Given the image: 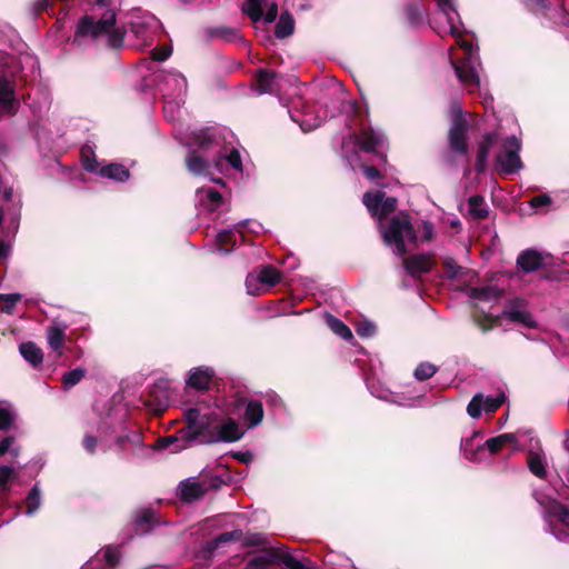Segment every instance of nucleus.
<instances>
[{
    "instance_id": "603ef678",
    "label": "nucleus",
    "mask_w": 569,
    "mask_h": 569,
    "mask_svg": "<svg viewBox=\"0 0 569 569\" xmlns=\"http://www.w3.org/2000/svg\"><path fill=\"white\" fill-rule=\"evenodd\" d=\"M376 331V327L370 322H361L357 327V333L360 337L368 338L372 336Z\"/></svg>"
},
{
    "instance_id": "13d9d810",
    "label": "nucleus",
    "mask_w": 569,
    "mask_h": 569,
    "mask_svg": "<svg viewBox=\"0 0 569 569\" xmlns=\"http://www.w3.org/2000/svg\"><path fill=\"white\" fill-rule=\"evenodd\" d=\"M363 173L370 180H375L380 177L379 171L375 167H363Z\"/></svg>"
},
{
    "instance_id": "393cba45",
    "label": "nucleus",
    "mask_w": 569,
    "mask_h": 569,
    "mask_svg": "<svg viewBox=\"0 0 569 569\" xmlns=\"http://www.w3.org/2000/svg\"><path fill=\"white\" fill-rule=\"evenodd\" d=\"M527 461L530 471L535 476L539 478H543L546 476L545 459L540 453L529 452Z\"/></svg>"
},
{
    "instance_id": "de8ad7c7",
    "label": "nucleus",
    "mask_w": 569,
    "mask_h": 569,
    "mask_svg": "<svg viewBox=\"0 0 569 569\" xmlns=\"http://www.w3.org/2000/svg\"><path fill=\"white\" fill-rule=\"evenodd\" d=\"M120 558V551L118 548L108 547L104 550V559L110 567H114Z\"/></svg>"
},
{
    "instance_id": "f03ea898",
    "label": "nucleus",
    "mask_w": 569,
    "mask_h": 569,
    "mask_svg": "<svg viewBox=\"0 0 569 569\" xmlns=\"http://www.w3.org/2000/svg\"><path fill=\"white\" fill-rule=\"evenodd\" d=\"M199 411L197 409H189L186 413L188 427L179 430L176 435L162 438L158 441L159 448H169L173 446L172 452H178L188 448L193 441L200 440L206 437L207 429L216 422L214 416H204L200 423H198Z\"/></svg>"
},
{
    "instance_id": "c85d7f7f",
    "label": "nucleus",
    "mask_w": 569,
    "mask_h": 569,
    "mask_svg": "<svg viewBox=\"0 0 569 569\" xmlns=\"http://www.w3.org/2000/svg\"><path fill=\"white\" fill-rule=\"evenodd\" d=\"M151 396L158 401L160 408H164L170 399L169 390L166 381H159L154 385Z\"/></svg>"
},
{
    "instance_id": "f3484780",
    "label": "nucleus",
    "mask_w": 569,
    "mask_h": 569,
    "mask_svg": "<svg viewBox=\"0 0 569 569\" xmlns=\"http://www.w3.org/2000/svg\"><path fill=\"white\" fill-rule=\"evenodd\" d=\"M383 137L380 132L373 130H363L358 137V146L366 152L376 151V149L382 143Z\"/></svg>"
},
{
    "instance_id": "ea45409f",
    "label": "nucleus",
    "mask_w": 569,
    "mask_h": 569,
    "mask_svg": "<svg viewBox=\"0 0 569 569\" xmlns=\"http://www.w3.org/2000/svg\"><path fill=\"white\" fill-rule=\"evenodd\" d=\"M511 438L510 435H501V436H498L496 438H491V439H488L485 443V446L487 447V449L491 452V453H496L498 452L502 446Z\"/></svg>"
},
{
    "instance_id": "39448f33",
    "label": "nucleus",
    "mask_w": 569,
    "mask_h": 569,
    "mask_svg": "<svg viewBox=\"0 0 569 569\" xmlns=\"http://www.w3.org/2000/svg\"><path fill=\"white\" fill-rule=\"evenodd\" d=\"M164 98V113L169 117V112L173 113L183 102L187 92L186 78L176 72H167L159 84Z\"/></svg>"
},
{
    "instance_id": "680f3d73",
    "label": "nucleus",
    "mask_w": 569,
    "mask_h": 569,
    "mask_svg": "<svg viewBox=\"0 0 569 569\" xmlns=\"http://www.w3.org/2000/svg\"><path fill=\"white\" fill-rule=\"evenodd\" d=\"M248 545H262L263 538L260 535L252 536L248 541Z\"/></svg>"
},
{
    "instance_id": "052dcab7",
    "label": "nucleus",
    "mask_w": 569,
    "mask_h": 569,
    "mask_svg": "<svg viewBox=\"0 0 569 569\" xmlns=\"http://www.w3.org/2000/svg\"><path fill=\"white\" fill-rule=\"evenodd\" d=\"M153 518V512L149 509L143 510L138 517V521L140 522H149Z\"/></svg>"
},
{
    "instance_id": "e2e57ef3",
    "label": "nucleus",
    "mask_w": 569,
    "mask_h": 569,
    "mask_svg": "<svg viewBox=\"0 0 569 569\" xmlns=\"http://www.w3.org/2000/svg\"><path fill=\"white\" fill-rule=\"evenodd\" d=\"M112 0H94L96 4L99 7H110Z\"/></svg>"
},
{
    "instance_id": "a18cd8bd",
    "label": "nucleus",
    "mask_w": 569,
    "mask_h": 569,
    "mask_svg": "<svg viewBox=\"0 0 569 569\" xmlns=\"http://www.w3.org/2000/svg\"><path fill=\"white\" fill-rule=\"evenodd\" d=\"M242 537V532L240 530H233L230 532H223L214 540V547H217L219 543L228 542L232 540H240Z\"/></svg>"
},
{
    "instance_id": "a878e982",
    "label": "nucleus",
    "mask_w": 569,
    "mask_h": 569,
    "mask_svg": "<svg viewBox=\"0 0 569 569\" xmlns=\"http://www.w3.org/2000/svg\"><path fill=\"white\" fill-rule=\"evenodd\" d=\"M266 0H246L243 12L247 13L252 21H259L262 18V9Z\"/></svg>"
},
{
    "instance_id": "72a5a7b5",
    "label": "nucleus",
    "mask_w": 569,
    "mask_h": 569,
    "mask_svg": "<svg viewBox=\"0 0 569 569\" xmlns=\"http://www.w3.org/2000/svg\"><path fill=\"white\" fill-rule=\"evenodd\" d=\"M187 167L192 173L203 174L208 168V164L200 157L189 156L187 158Z\"/></svg>"
},
{
    "instance_id": "a211bd4d",
    "label": "nucleus",
    "mask_w": 569,
    "mask_h": 569,
    "mask_svg": "<svg viewBox=\"0 0 569 569\" xmlns=\"http://www.w3.org/2000/svg\"><path fill=\"white\" fill-rule=\"evenodd\" d=\"M263 418L262 403L258 400H251L247 403L244 419L248 421V427L253 428L258 426Z\"/></svg>"
},
{
    "instance_id": "0e129e2a",
    "label": "nucleus",
    "mask_w": 569,
    "mask_h": 569,
    "mask_svg": "<svg viewBox=\"0 0 569 569\" xmlns=\"http://www.w3.org/2000/svg\"><path fill=\"white\" fill-rule=\"evenodd\" d=\"M83 164H84V168L88 171H94L96 170V166L93 164V162H91L89 160H86Z\"/></svg>"
},
{
    "instance_id": "c9c22d12",
    "label": "nucleus",
    "mask_w": 569,
    "mask_h": 569,
    "mask_svg": "<svg viewBox=\"0 0 569 569\" xmlns=\"http://www.w3.org/2000/svg\"><path fill=\"white\" fill-rule=\"evenodd\" d=\"M273 563V556H259L253 558L246 569H270Z\"/></svg>"
},
{
    "instance_id": "2f4dec72",
    "label": "nucleus",
    "mask_w": 569,
    "mask_h": 569,
    "mask_svg": "<svg viewBox=\"0 0 569 569\" xmlns=\"http://www.w3.org/2000/svg\"><path fill=\"white\" fill-rule=\"evenodd\" d=\"M86 370L81 368L73 369L63 375L62 385L66 389H69L81 381L84 377Z\"/></svg>"
},
{
    "instance_id": "5fc2aeb1",
    "label": "nucleus",
    "mask_w": 569,
    "mask_h": 569,
    "mask_svg": "<svg viewBox=\"0 0 569 569\" xmlns=\"http://www.w3.org/2000/svg\"><path fill=\"white\" fill-rule=\"evenodd\" d=\"M551 202V199L547 194H540L531 199L530 204L533 208L547 206Z\"/></svg>"
},
{
    "instance_id": "e433bc0d",
    "label": "nucleus",
    "mask_w": 569,
    "mask_h": 569,
    "mask_svg": "<svg viewBox=\"0 0 569 569\" xmlns=\"http://www.w3.org/2000/svg\"><path fill=\"white\" fill-rule=\"evenodd\" d=\"M437 369L432 363H420L415 370V377L418 380H427L436 373Z\"/></svg>"
},
{
    "instance_id": "0eeeda50",
    "label": "nucleus",
    "mask_w": 569,
    "mask_h": 569,
    "mask_svg": "<svg viewBox=\"0 0 569 569\" xmlns=\"http://www.w3.org/2000/svg\"><path fill=\"white\" fill-rule=\"evenodd\" d=\"M216 431H206L202 443L233 442L243 436V430L231 418L224 420Z\"/></svg>"
},
{
    "instance_id": "6ab92c4d",
    "label": "nucleus",
    "mask_w": 569,
    "mask_h": 569,
    "mask_svg": "<svg viewBox=\"0 0 569 569\" xmlns=\"http://www.w3.org/2000/svg\"><path fill=\"white\" fill-rule=\"evenodd\" d=\"M99 173L101 177H106L117 181H124L129 178L128 169L119 163H111L104 166L100 169Z\"/></svg>"
},
{
    "instance_id": "20e7f679",
    "label": "nucleus",
    "mask_w": 569,
    "mask_h": 569,
    "mask_svg": "<svg viewBox=\"0 0 569 569\" xmlns=\"http://www.w3.org/2000/svg\"><path fill=\"white\" fill-rule=\"evenodd\" d=\"M383 241L388 246H393L395 251L399 256H405L407 252V242H417V236L413 227L407 216H397L390 220L387 228L381 231Z\"/></svg>"
},
{
    "instance_id": "f8f14e48",
    "label": "nucleus",
    "mask_w": 569,
    "mask_h": 569,
    "mask_svg": "<svg viewBox=\"0 0 569 569\" xmlns=\"http://www.w3.org/2000/svg\"><path fill=\"white\" fill-rule=\"evenodd\" d=\"M208 490L206 482L188 479L179 485V495L183 501L191 502L204 496Z\"/></svg>"
},
{
    "instance_id": "423d86ee",
    "label": "nucleus",
    "mask_w": 569,
    "mask_h": 569,
    "mask_svg": "<svg viewBox=\"0 0 569 569\" xmlns=\"http://www.w3.org/2000/svg\"><path fill=\"white\" fill-rule=\"evenodd\" d=\"M503 149L498 156V164L502 172L515 173L521 168L519 158L520 141L515 137H509L503 141Z\"/></svg>"
},
{
    "instance_id": "ddd939ff",
    "label": "nucleus",
    "mask_w": 569,
    "mask_h": 569,
    "mask_svg": "<svg viewBox=\"0 0 569 569\" xmlns=\"http://www.w3.org/2000/svg\"><path fill=\"white\" fill-rule=\"evenodd\" d=\"M132 24V31L147 44L151 40L153 30L158 27V19L152 14L138 17Z\"/></svg>"
},
{
    "instance_id": "412c9836",
    "label": "nucleus",
    "mask_w": 569,
    "mask_h": 569,
    "mask_svg": "<svg viewBox=\"0 0 569 569\" xmlns=\"http://www.w3.org/2000/svg\"><path fill=\"white\" fill-rule=\"evenodd\" d=\"M20 352L22 357L33 366H37L42 362L43 353L40 348H38L32 342H26L20 346Z\"/></svg>"
},
{
    "instance_id": "58836bf2",
    "label": "nucleus",
    "mask_w": 569,
    "mask_h": 569,
    "mask_svg": "<svg viewBox=\"0 0 569 569\" xmlns=\"http://www.w3.org/2000/svg\"><path fill=\"white\" fill-rule=\"evenodd\" d=\"M483 397L481 395H476L467 407V412L472 418H479L481 415V409L483 408Z\"/></svg>"
},
{
    "instance_id": "4d7b16f0",
    "label": "nucleus",
    "mask_w": 569,
    "mask_h": 569,
    "mask_svg": "<svg viewBox=\"0 0 569 569\" xmlns=\"http://www.w3.org/2000/svg\"><path fill=\"white\" fill-rule=\"evenodd\" d=\"M230 237H231L230 231H222L218 234V242L220 243L221 249H224V251H227V252L230 250L229 248H227V242Z\"/></svg>"
},
{
    "instance_id": "864d4df0",
    "label": "nucleus",
    "mask_w": 569,
    "mask_h": 569,
    "mask_svg": "<svg viewBox=\"0 0 569 569\" xmlns=\"http://www.w3.org/2000/svg\"><path fill=\"white\" fill-rule=\"evenodd\" d=\"M171 54V49L169 47H162L153 51L152 57L157 61H163L168 59Z\"/></svg>"
},
{
    "instance_id": "b1692460",
    "label": "nucleus",
    "mask_w": 569,
    "mask_h": 569,
    "mask_svg": "<svg viewBox=\"0 0 569 569\" xmlns=\"http://www.w3.org/2000/svg\"><path fill=\"white\" fill-rule=\"evenodd\" d=\"M503 316L509 320L522 323L528 328H533L536 326V321L526 309H511L505 311Z\"/></svg>"
},
{
    "instance_id": "5701e85b",
    "label": "nucleus",
    "mask_w": 569,
    "mask_h": 569,
    "mask_svg": "<svg viewBox=\"0 0 569 569\" xmlns=\"http://www.w3.org/2000/svg\"><path fill=\"white\" fill-rule=\"evenodd\" d=\"M64 336V328L53 326L48 330V343L50 348L56 350L59 355L62 353Z\"/></svg>"
},
{
    "instance_id": "dca6fc26",
    "label": "nucleus",
    "mask_w": 569,
    "mask_h": 569,
    "mask_svg": "<svg viewBox=\"0 0 569 569\" xmlns=\"http://www.w3.org/2000/svg\"><path fill=\"white\" fill-rule=\"evenodd\" d=\"M213 378V370L210 368H196L190 372L187 381L189 387L198 390H204L209 387Z\"/></svg>"
},
{
    "instance_id": "c756f323",
    "label": "nucleus",
    "mask_w": 569,
    "mask_h": 569,
    "mask_svg": "<svg viewBox=\"0 0 569 569\" xmlns=\"http://www.w3.org/2000/svg\"><path fill=\"white\" fill-rule=\"evenodd\" d=\"M274 74L270 71L260 70L257 76L258 81V91L259 93L271 92V83L273 81Z\"/></svg>"
},
{
    "instance_id": "4c0bfd02",
    "label": "nucleus",
    "mask_w": 569,
    "mask_h": 569,
    "mask_svg": "<svg viewBox=\"0 0 569 569\" xmlns=\"http://www.w3.org/2000/svg\"><path fill=\"white\" fill-rule=\"evenodd\" d=\"M550 512L555 519L569 527V509L566 506L556 503L551 507Z\"/></svg>"
},
{
    "instance_id": "2eb2a0df",
    "label": "nucleus",
    "mask_w": 569,
    "mask_h": 569,
    "mask_svg": "<svg viewBox=\"0 0 569 569\" xmlns=\"http://www.w3.org/2000/svg\"><path fill=\"white\" fill-rule=\"evenodd\" d=\"M201 208L207 211H216L222 204V196L212 188H201L197 192Z\"/></svg>"
},
{
    "instance_id": "bf43d9fd",
    "label": "nucleus",
    "mask_w": 569,
    "mask_h": 569,
    "mask_svg": "<svg viewBox=\"0 0 569 569\" xmlns=\"http://www.w3.org/2000/svg\"><path fill=\"white\" fill-rule=\"evenodd\" d=\"M478 326L483 332H486L493 327V321L492 319L479 320Z\"/></svg>"
},
{
    "instance_id": "473e14b6",
    "label": "nucleus",
    "mask_w": 569,
    "mask_h": 569,
    "mask_svg": "<svg viewBox=\"0 0 569 569\" xmlns=\"http://www.w3.org/2000/svg\"><path fill=\"white\" fill-rule=\"evenodd\" d=\"M40 500H41L40 491H39L38 487L34 486L30 490V492L26 499V506H27L26 512L28 515H32L36 510H38V508L40 507Z\"/></svg>"
},
{
    "instance_id": "7ed1b4c3",
    "label": "nucleus",
    "mask_w": 569,
    "mask_h": 569,
    "mask_svg": "<svg viewBox=\"0 0 569 569\" xmlns=\"http://www.w3.org/2000/svg\"><path fill=\"white\" fill-rule=\"evenodd\" d=\"M77 33L92 38L107 36L109 46L113 48L120 47L124 38V32L116 28L113 9H107L98 21L88 16L83 17L78 23Z\"/></svg>"
},
{
    "instance_id": "c03bdc74",
    "label": "nucleus",
    "mask_w": 569,
    "mask_h": 569,
    "mask_svg": "<svg viewBox=\"0 0 569 569\" xmlns=\"http://www.w3.org/2000/svg\"><path fill=\"white\" fill-rule=\"evenodd\" d=\"M14 417L11 411L0 407V430H8L13 423Z\"/></svg>"
},
{
    "instance_id": "9b49d317",
    "label": "nucleus",
    "mask_w": 569,
    "mask_h": 569,
    "mask_svg": "<svg viewBox=\"0 0 569 569\" xmlns=\"http://www.w3.org/2000/svg\"><path fill=\"white\" fill-rule=\"evenodd\" d=\"M449 144L453 152L466 154L467 144V124L463 121H457L449 131Z\"/></svg>"
},
{
    "instance_id": "8fccbe9b",
    "label": "nucleus",
    "mask_w": 569,
    "mask_h": 569,
    "mask_svg": "<svg viewBox=\"0 0 569 569\" xmlns=\"http://www.w3.org/2000/svg\"><path fill=\"white\" fill-rule=\"evenodd\" d=\"M14 470L10 467L0 468V488L4 489L7 483L13 478Z\"/></svg>"
},
{
    "instance_id": "09e8293b",
    "label": "nucleus",
    "mask_w": 569,
    "mask_h": 569,
    "mask_svg": "<svg viewBox=\"0 0 569 569\" xmlns=\"http://www.w3.org/2000/svg\"><path fill=\"white\" fill-rule=\"evenodd\" d=\"M13 443V437H7L2 441H0V457L7 453L8 451H11L13 456H18L19 451L18 449L12 448Z\"/></svg>"
},
{
    "instance_id": "37998d69",
    "label": "nucleus",
    "mask_w": 569,
    "mask_h": 569,
    "mask_svg": "<svg viewBox=\"0 0 569 569\" xmlns=\"http://www.w3.org/2000/svg\"><path fill=\"white\" fill-rule=\"evenodd\" d=\"M280 560L288 569H308L300 560L289 553L281 555Z\"/></svg>"
},
{
    "instance_id": "9d476101",
    "label": "nucleus",
    "mask_w": 569,
    "mask_h": 569,
    "mask_svg": "<svg viewBox=\"0 0 569 569\" xmlns=\"http://www.w3.org/2000/svg\"><path fill=\"white\" fill-rule=\"evenodd\" d=\"M435 257L431 253H419L409 257H405L402 260V266L405 270L411 277H419L422 273H427L431 271L435 266Z\"/></svg>"
},
{
    "instance_id": "bb28decb",
    "label": "nucleus",
    "mask_w": 569,
    "mask_h": 569,
    "mask_svg": "<svg viewBox=\"0 0 569 569\" xmlns=\"http://www.w3.org/2000/svg\"><path fill=\"white\" fill-rule=\"evenodd\" d=\"M293 19L288 13H282L276 26V36L278 38H286L293 32Z\"/></svg>"
},
{
    "instance_id": "6e6552de",
    "label": "nucleus",
    "mask_w": 569,
    "mask_h": 569,
    "mask_svg": "<svg viewBox=\"0 0 569 569\" xmlns=\"http://www.w3.org/2000/svg\"><path fill=\"white\" fill-rule=\"evenodd\" d=\"M280 279V272L274 267L268 266L257 273H249L246 279V287L250 295L258 296L261 293V286H274Z\"/></svg>"
},
{
    "instance_id": "4468645a",
    "label": "nucleus",
    "mask_w": 569,
    "mask_h": 569,
    "mask_svg": "<svg viewBox=\"0 0 569 569\" xmlns=\"http://www.w3.org/2000/svg\"><path fill=\"white\" fill-rule=\"evenodd\" d=\"M547 256L543 253L528 249L525 250L517 259L518 266L526 272H532L546 264Z\"/></svg>"
},
{
    "instance_id": "7c9ffc66",
    "label": "nucleus",
    "mask_w": 569,
    "mask_h": 569,
    "mask_svg": "<svg viewBox=\"0 0 569 569\" xmlns=\"http://www.w3.org/2000/svg\"><path fill=\"white\" fill-rule=\"evenodd\" d=\"M328 322L331 330L342 339L350 340L352 338V332L349 327L339 319L331 317Z\"/></svg>"
},
{
    "instance_id": "f704fd0d",
    "label": "nucleus",
    "mask_w": 569,
    "mask_h": 569,
    "mask_svg": "<svg viewBox=\"0 0 569 569\" xmlns=\"http://www.w3.org/2000/svg\"><path fill=\"white\" fill-rule=\"evenodd\" d=\"M213 141V136L210 133L208 129L201 130L193 134V146H197L199 149H204L209 147Z\"/></svg>"
},
{
    "instance_id": "a19ab883",
    "label": "nucleus",
    "mask_w": 569,
    "mask_h": 569,
    "mask_svg": "<svg viewBox=\"0 0 569 569\" xmlns=\"http://www.w3.org/2000/svg\"><path fill=\"white\" fill-rule=\"evenodd\" d=\"M21 300L20 293H10V295H1L0 301L4 302L2 310L6 312H11V309L16 306L17 302Z\"/></svg>"
},
{
    "instance_id": "79ce46f5",
    "label": "nucleus",
    "mask_w": 569,
    "mask_h": 569,
    "mask_svg": "<svg viewBox=\"0 0 569 569\" xmlns=\"http://www.w3.org/2000/svg\"><path fill=\"white\" fill-rule=\"evenodd\" d=\"M505 401V397L503 396H499V397H487L486 399L483 398V409L488 412H493L495 410H497Z\"/></svg>"
},
{
    "instance_id": "338daca9",
    "label": "nucleus",
    "mask_w": 569,
    "mask_h": 569,
    "mask_svg": "<svg viewBox=\"0 0 569 569\" xmlns=\"http://www.w3.org/2000/svg\"><path fill=\"white\" fill-rule=\"evenodd\" d=\"M565 445H566L567 450L569 451V437L567 438Z\"/></svg>"
},
{
    "instance_id": "aec40b11",
    "label": "nucleus",
    "mask_w": 569,
    "mask_h": 569,
    "mask_svg": "<svg viewBox=\"0 0 569 569\" xmlns=\"http://www.w3.org/2000/svg\"><path fill=\"white\" fill-rule=\"evenodd\" d=\"M13 106V89L11 83L0 77V109L10 111Z\"/></svg>"
},
{
    "instance_id": "49530a36",
    "label": "nucleus",
    "mask_w": 569,
    "mask_h": 569,
    "mask_svg": "<svg viewBox=\"0 0 569 569\" xmlns=\"http://www.w3.org/2000/svg\"><path fill=\"white\" fill-rule=\"evenodd\" d=\"M266 7V12L262 11V17L267 23H271L276 20L278 16V6L274 2L267 3L263 6Z\"/></svg>"
},
{
    "instance_id": "f257e3e1",
    "label": "nucleus",
    "mask_w": 569,
    "mask_h": 569,
    "mask_svg": "<svg viewBox=\"0 0 569 569\" xmlns=\"http://www.w3.org/2000/svg\"><path fill=\"white\" fill-rule=\"evenodd\" d=\"M438 6L447 19L450 34L457 39V44L462 48L467 54L466 58L459 62L452 61L456 76L460 82L472 92L480 86V77L473 66V46L462 39V24L455 9L453 0H438Z\"/></svg>"
},
{
    "instance_id": "6e6d98bb",
    "label": "nucleus",
    "mask_w": 569,
    "mask_h": 569,
    "mask_svg": "<svg viewBox=\"0 0 569 569\" xmlns=\"http://www.w3.org/2000/svg\"><path fill=\"white\" fill-rule=\"evenodd\" d=\"M83 446L88 452L93 453L97 447V439L92 436H87L83 440Z\"/></svg>"
},
{
    "instance_id": "1a4fd4ad",
    "label": "nucleus",
    "mask_w": 569,
    "mask_h": 569,
    "mask_svg": "<svg viewBox=\"0 0 569 569\" xmlns=\"http://www.w3.org/2000/svg\"><path fill=\"white\" fill-rule=\"evenodd\" d=\"M363 203L371 212L372 216L378 217L380 220L396 210L397 199L393 197L385 198V193L367 192L363 194Z\"/></svg>"
},
{
    "instance_id": "3c124183",
    "label": "nucleus",
    "mask_w": 569,
    "mask_h": 569,
    "mask_svg": "<svg viewBox=\"0 0 569 569\" xmlns=\"http://www.w3.org/2000/svg\"><path fill=\"white\" fill-rule=\"evenodd\" d=\"M226 159L231 164L232 168H234L238 171L242 170L241 157L238 150H231V152L226 157Z\"/></svg>"
},
{
    "instance_id": "cd10ccee",
    "label": "nucleus",
    "mask_w": 569,
    "mask_h": 569,
    "mask_svg": "<svg viewBox=\"0 0 569 569\" xmlns=\"http://www.w3.org/2000/svg\"><path fill=\"white\" fill-rule=\"evenodd\" d=\"M469 213L476 219L486 218L488 214L485 208L483 198L480 196L471 197L468 201Z\"/></svg>"
},
{
    "instance_id": "69168bd1",
    "label": "nucleus",
    "mask_w": 569,
    "mask_h": 569,
    "mask_svg": "<svg viewBox=\"0 0 569 569\" xmlns=\"http://www.w3.org/2000/svg\"><path fill=\"white\" fill-rule=\"evenodd\" d=\"M425 228H426L425 239L429 241L431 239V227L429 224H425Z\"/></svg>"
},
{
    "instance_id": "4be33fe9",
    "label": "nucleus",
    "mask_w": 569,
    "mask_h": 569,
    "mask_svg": "<svg viewBox=\"0 0 569 569\" xmlns=\"http://www.w3.org/2000/svg\"><path fill=\"white\" fill-rule=\"evenodd\" d=\"M493 142H495V137L491 134H488L485 137V139L480 143L479 149H478L477 163H476V168L478 171L485 170L486 163H487V158H488V154L490 152V149H491Z\"/></svg>"
}]
</instances>
